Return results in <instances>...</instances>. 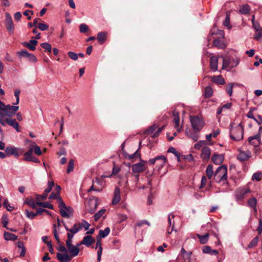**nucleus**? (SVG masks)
I'll use <instances>...</instances> for the list:
<instances>
[{
  "label": "nucleus",
  "instance_id": "nucleus-1",
  "mask_svg": "<svg viewBox=\"0 0 262 262\" xmlns=\"http://www.w3.org/2000/svg\"><path fill=\"white\" fill-rule=\"evenodd\" d=\"M18 109V106L5 104L0 100V124L2 125H4V118L14 116Z\"/></svg>",
  "mask_w": 262,
  "mask_h": 262
},
{
  "label": "nucleus",
  "instance_id": "nucleus-2",
  "mask_svg": "<svg viewBox=\"0 0 262 262\" xmlns=\"http://www.w3.org/2000/svg\"><path fill=\"white\" fill-rule=\"evenodd\" d=\"M214 180L220 183L226 181L227 178V167L225 165L219 166L215 170L214 174Z\"/></svg>",
  "mask_w": 262,
  "mask_h": 262
},
{
  "label": "nucleus",
  "instance_id": "nucleus-3",
  "mask_svg": "<svg viewBox=\"0 0 262 262\" xmlns=\"http://www.w3.org/2000/svg\"><path fill=\"white\" fill-rule=\"evenodd\" d=\"M244 130L241 124H238L236 127H231L230 133V138L236 141H240L243 138Z\"/></svg>",
  "mask_w": 262,
  "mask_h": 262
},
{
  "label": "nucleus",
  "instance_id": "nucleus-4",
  "mask_svg": "<svg viewBox=\"0 0 262 262\" xmlns=\"http://www.w3.org/2000/svg\"><path fill=\"white\" fill-rule=\"evenodd\" d=\"M190 120L193 129L196 132H199L204 125L203 120L197 116H191Z\"/></svg>",
  "mask_w": 262,
  "mask_h": 262
},
{
  "label": "nucleus",
  "instance_id": "nucleus-5",
  "mask_svg": "<svg viewBox=\"0 0 262 262\" xmlns=\"http://www.w3.org/2000/svg\"><path fill=\"white\" fill-rule=\"evenodd\" d=\"M250 190L247 188H239L235 192V200L238 204L244 199L246 194L249 193Z\"/></svg>",
  "mask_w": 262,
  "mask_h": 262
},
{
  "label": "nucleus",
  "instance_id": "nucleus-6",
  "mask_svg": "<svg viewBox=\"0 0 262 262\" xmlns=\"http://www.w3.org/2000/svg\"><path fill=\"white\" fill-rule=\"evenodd\" d=\"M262 133V126L259 128V132L257 134L248 138L249 143L254 147H257L260 143V134Z\"/></svg>",
  "mask_w": 262,
  "mask_h": 262
},
{
  "label": "nucleus",
  "instance_id": "nucleus-7",
  "mask_svg": "<svg viewBox=\"0 0 262 262\" xmlns=\"http://www.w3.org/2000/svg\"><path fill=\"white\" fill-rule=\"evenodd\" d=\"M60 204H58V207L59 208V212L61 215L65 218H69L70 214L69 212H71L72 211L71 207H68L66 206L65 203L63 201H60Z\"/></svg>",
  "mask_w": 262,
  "mask_h": 262
},
{
  "label": "nucleus",
  "instance_id": "nucleus-8",
  "mask_svg": "<svg viewBox=\"0 0 262 262\" xmlns=\"http://www.w3.org/2000/svg\"><path fill=\"white\" fill-rule=\"evenodd\" d=\"M174 215L172 213H170L168 215V228L167 230V233L168 234H170L172 233V231H177V230L175 229V223L174 221Z\"/></svg>",
  "mask_w": 262,
  "mask_h": 262
},
{
  "label": "nucleus",
  "instance_id": "nucleus-9",
  "mask_svg": "<svg viewBox=\"0 0 262 262\" xmlns=\"http://www.w3.org/2000/svg\"><path fill=\"white\" fill-rule=\"evenodd\" d=\"M238 63V59L234 60L233 59H231L228 58H224L223 59V69H224L227 68H232L236 66Z\"/></svg>",
  "mask_w": 262,
  "mask_h": 262
},
{
  "label": "nucleus",
  "instance_id": "nucleus-10",
  "mask_svg": "<svg viewBox=\"0 0 262 262\" xmlns=\"http://www.w3.org/2000/svg\"><path fill=\"white\" fill-rule=\"evenodd\" d=\"M11 117H5L4 118V122H5V125H3L5 126L6 125V123H7L10 126H12L14 128L16 129L17 132H19L20 130L19 128V124L14 119H11Z\"/></svg>",
  "mask_w": 262,
  "mask_h": 262
},
{
  "label": "nucleus",
  "instance_id": "nucleus-11",
  "mask_svg": "<svg viewBox=\"0 0 262 262\" xmlns=\"http://www.w3.org/2000/svg\"><path fill=\"white\" fill-rule=\"evenodd\" d=\"M146 162V161H142V162L133 164L132 166L133 172L138 173L145 170V164Z\"/></svg>",
  "mask_w": 262,
  "mask_h": 262
},
{
  "label": "nucleus",
  "instance_id": "nucleus-12",
  "mask_svg": "<svg viewBox=\"0 0 262 262\" xmlns=\"http://www.w3.org/2000/svg\"><path fill=\"white\" fill-rule=\"evenodd\" d=\"M60 190H61L60 186L58 185H56V192H52L50 194V195L49 197V199L50 200L56 199L58 204H59L60 202V201H63L61 197L60 196Z\"/></svg>",
  "mask_w": 262,
  "mask_h": 262
},
{
  "label": "nucleus",
  "instance_id": "nucleus-13",
  "mask_svg": "<svg viewBox=\"0 0 262 262\" xmlns=\"http://www.w3.org/2000/svg\"><path fill=\"white\" fill-rule=\"evenodd\" d=\"M5 16L6 28L9 32L13 33L14 25L11 16L9 13H6Z\"/></svg>",
  "mask_w": 262,
  "mask_h": 262
},
{
  "label": "nucleus",
  "instance_id": "nucleus-14",
  "mask_svg": "<svg viewBox=\"0 0 262 262\" xmlns=\"http://www.w3.org/2000/svg\"><path fill=\"white\" fill-rule=\"evenodd\" d=\"M172 116L173 118V122L174 124V128L178 132H180L181 130V127H180L179 125L180 118L179 112L176 110H173L172 112Z\"/></svg>",
  "mask_w": 262,
  "mask_h": 262
},
{
  "label": "nucleus",
  "instance_id": "nucleus-15",
  "mask_svg": "<svg viewBox=\"0 0 262 262\" xmlns=\"http://www.w3.org/2000/svg\"><path fill=\"white\" fill-rule=\"evenodd\" d=\"M63 226L66 230L69 232L68 233L72 234L73 236H74L75 234L78 233L80 230H81V226L79 224H78V223L75 224L73 227L71 229L69 228L64 223L63 224Z\"/></svg>",
  "mask_w": 262,
  "mask_h": 262
},
{
  "label": "nucleus",
  "instance_id": "nucleus-16",
  "mask_svg": "<svg viewBox=\"0 0 262 262\" xmlns=\"http://www.w3.org/2000/svg\"><path fill=\"white\" fill-rule=\"evenodd\" d=\"M120 190L118 187H116L114 192L113 198L112 203L115 205L117 204L120 201Z\"/></svg>",
  "mask_w": 262,
  "mask_h": 262
},
{
  "label": "nucleus",
  "instance_id": "nucleus-17",
  "mask_svg": "<svg viewBox=\"0 0 262 262\" xmlns=\"http://www.w3.org/2000/svg\"><path fill=\"white\" fill-rule=\"evenodd\" d=\"M251 157V152L247 150L246 151H240L237 156V158L241 162L248 160Z\"/></svg>",
  "mask_w": 262,
  "mask_h": 262
},
{
  "label": "nucleus",
  "instance_id": "nucleus-18",
  "mask_svg": "<svg viewBox=\"0 0 262 262\" xmlns=\"http://www.w3.org/2000/svg\"><path fill=\"white\" fill-rule=\"evenodd\" d=\"M57 258L60 262H69L71 260L72 257L67 253H57Z\"/></svg>",
  "mask_w": 262,
  "mask_h": 262
},
{
  "label": "nucleus",
  "instance_id": "nucleus-19",
  "mask_svg": "<svg viewBox=\"0 0 262 262\" xmlns=\"http://www.w3.org/2000/svg\"><path fill=\"white\" fill-rule=\"evenodd\" d=\"M218 57L212 56L210 58V69L215 72L217 70Z\"/></svg>",
  "mask_w": 262,
  "mask_h": 262
},
{
  "label": "nucleus",
  "instance_id": "nucleus-20",
  "mask_svg": "<svg viewBox=\"0 0 262 262\" xmlns=\"http://www.w3.org/2000/svg\"><path fill=\"white\" fill-rule=\"evenodd\" d=\"M211 154V150L208 147H204L202 150L201 158L205 161L209 159Z\"/></svg>",
  "mask_w": 262,
  "mask_h": 262
},
{
  "label": "nucleus",
  "instance_id": "nucleus-21",
  "mask_svg": "<svg viewBox=\"0 0 262 262\" xmlns=\"http://www.w3.org/2000/svg\"><path fill=\"white\" fill-rule=\"evenodd\" d=\"M95 242V239L91 235H86L83 237L81 241V244H83L85 246L89 247Z\"/></svg>",
  "mask_w": 262,
  "mask_h": 262
},
{
  "label": "nucleus",
  "instance_id": "nucleus-22",
  "mask_svg": "<svg viewBox=\"0 0 262 262\" xmlns=\"http://www.w3.org/2000/svg\"><path fill=\"white\" fill-rule=\"evenodd\" d=\"M211 160L214 164L219 165L224 161V157L223 155L215 154L212 157Z\"/></svg>",
  "mask_w": 262,
  "mask_h": 262
},
{
  "label": "nucleus",
  "instance_id": "nucleus-23",
  "mask_svg": "<svg viewBox=\"0 0 262 262\" xmlns=\"http://www.w3.org/2000/svg\"><path fill=\"white\" fill-rule=\"evenodd\" d=\"M68 250L70 253V255L72 257L76 256L79 252V248H77V246H75V245H73L68 247Z\"/></svg>",
  "mask_w": 262,
  "mask_h": 262
},
{
  "label": "nucleus",
  "instance_id": "nucleus-24",
  "mask_svg": "<svg viewBox=\"0 0 262 262\" xmlns=\"http://www.w3.org/2000/svg\"><path fill=\"white\" fill-rule=\"evenodd\" d=\"M5 152L8 155H14L16 157H18L19 156L18 149L14 147H7L5 149Z\"/></svg>",
  "mask_w": 262,
  "mask_h": 262
},
{
  "label": "nucleus",
  "instance_id": "nucleus-25",
  "mask_svg": "<svg viewBox=\"0 0 262 262\" xmlns=\"http://www.w3.org/2000/svg\"><path fill=\"white\" fill-rule=\"evenodd\" d=\"M37 43V41L35 39H31L29 41V42H24L23 43L24 46L27 47L31 51L35 50V46Z\"/></svg>",
  "mask_w": 262,
  "mask_h": 262
},
{
  "label": "nucleus",
  "instance_id": "nucleus-26",
  "mask_svg": "<svg viewBox=\"0 0 262 262\" xmlns=\"http://www.w3.org/2000/svg\"><path fill=\"white\" fill-rule=\"evenodd\" d=\"M202 252L204 253L208 254L211 255H215L218 254L219 251L216 250H212L210 246H205L202 248Z\"/></svg>",
  "mask_w": 262,
  "mask_h": 262
},
{
  "label": "nucleus",
  "instance_id": "nucleus-27",
  "mask_svg": "<svg viewBox=\"0 0 262 262\" xmlns=\"http://www.w3.org/2000/svg\"><path fill=\"white\" fill-rule=\"evenodd\" d=\"M212 82L217 84H224L225 83V80L222 75L213 76L211 77Z\"/></svg>",
  "mask_w": 262,
  "mask_h": 262
},
{
  "label": "nucleus",
  "instance_id": "nucleus-28",
  "mask_svg": "<svg viewBox=\"0 0 262 262\" xmlns=\"http://www.w3.org/2000/svg\"><path fill=\"white\" fill-rule=\"evenodd\" d=\"M107 35V32H99L97 34V39L99 43L103 44L106 40V36Z\"/></svg>",
  "mask_w": 262,
  "mask_h": 262
},
{
  "label": "nucleus",
  "instance_id": "nucleus-29",
  "mask_svg": "<svg viewBox=\"0 0 262 262\" xmlns=\"http://www.w3.org/2000/svg\"><path fill=\"white\" fill-rule=\"evenodd\" d=\"M157 160H162V162L161 161V163H160V164L162 165L163 163H165L166 161V158L164 156H163V155L158 156L155 157L154 158L150 159L148 160V162L150 164H154L157 162Z\"/></svg>",
  "mask_w": 262,
  "mask_h": 262
},
{
  "label": "nucleus",
  "instance_id": "nucleus-30",
  "mask_svg": "<svg viewBox=\"0 0 262 262\" xmlns=\"http://www.w3.org/2000/svg\"><path fill=\"white\" fill-rule=\"evenodd\" d=\"M247 204L249 207H251L253 209L255 212H257V200L255 198L253 197L249 199L247 201Z\"/></svg>",
  "mask_w": 262,
  "mask_h": 262
},
{
  "label": "nucleus",
  "instance_id": "nucleus-31",
  "mask_svg": "<svg viewBox=\"0 0 262 262\" xmlns=\"http://www.w3.org/2000/svg\"><path fill=\"white\" fill-rule=\"evenodd\" d=\"M140 147L133 154L129 155L126 152L124 153L123 155L125 159L128 160H133L134 159L137 158L138 157H140V154L138 153Z\"/></svg>",
  "mask_w": 262,
  "mask_h": 262
},
{
  "label": "nucleus",
  "instance_id": "nucleus-32",
  "mask_svg": "<svg viewBox=\"0 0 262 262\" xmlns=\"http://www.w3.org/2000/svg\"><path fill=\"white\" fill-rule=\"evenodd\" d=\"M110 232V229L108 227H106L104 229V230H100L99 232V234L97 236V238H105L106 237Z\"/></svg>",
  "mask_w": 262,
  "mask_h": 262
},
{
  "label": "nucleus",
  "instance_id": "nucleus-33",
  "mask_svg": "<svg viewBox=\"0 0 262 262\" xmlns=\"http://www.w3.org/2000/svg\"><path fill=\"white\" fill-rule=\"evenodd\" d=\"M250 7L248 4H245L240 6L239 12L242 14H247L250 12Z\"/></svg>",
  "mask_w": 262,
  "mask_h": 262
},
{
  "label": "nucleus",
  "instance_id": "nucleus-34",
  "mask_svg": "<svg viewBox=\"0 0 262 262\" xmlns=\"http://www.w3.org/2000/svg\"><path fill=\"white\" fill-rule=\"evenodd\" d=\"M4 238L6 241H14L17 239V236L14 234L5 232L4 234Z\"/></svg>",
  "mask_w": 262,
  "mask_h": 262
},
{
  "label": "nucleus",
  "instance_id": "nucleus-35",
  "mask_svg": "<svg viewBox=\"0 0 262 262\" xmlns=\"http://www.w3.org/2000/svg\"><path fill=\"white\" fill-rule=\"evenodd\" d=\"M27 142L32 143L33 147V152H34L35 154H36L37 156H40L41 155L42 152L39 146L37 145L34 142L32 141L31 140H28Z\"/></svg>",
  "mask_w": 262,
  "mask_h": 262
},
{
  "label": "nucleus",
  "instance_id": "nucleus-36",
  "mask_svg": "<svg viewBox=\"0 0 262 262\" xmlns=\"http://www.w3.org/2000/svg\"><path fill=\"white\" fill-rule=\"evenodd\" d=\"M196 236L200 239V242L202 244H205L207 243L208 238H209V234L206 233L204 235H201L197 234Z\"/></svg>",
  "mask_w": 262,
  "mask_h": 262
},
{
  "label": "nucleus",
  "instance_id": "nucleus-37",
  "mask_svg": "<svg viewBox=\"0 0 262 262\" xmlns=\"http://www.w3.org/2000/svg\"><path fill=\"white\" fill-rule=\"evenodd\" d=\"M17 246L18 248L21 249L19 256L21 257L25 256L26 254V248L24 245V243L21 241H18L17 243Z\"/></svg>",
  "mask_w": 262,
  "mask_h": 262
},
{
  "label": "nucleus",
  "instance_id": "nucleus-38",
  "mask_svg": "<svg viewBox=\"0 0 262 262\" xmlns=\"http://www.w3.org/2000/svg\"><path fill=\"white\" fill-rule=\"evenodd\" d=\"M206 173L209 179H210L213 174V166L211 164H209L206 169Z\"/></svg>",
  "mask_w": 262,
  "mask_h": 262
},
{
  "label": "nucleus",
  "instance_id": "nucleus-39",
  "mask_svg": "<svg viewBox=\"0 0 262 262\" xmlns=\"http://www.w3.org/2000/svg\"><path fill=\"white\" fill-rule=\"evenodd\" d=\"M25 204L28 205L32 209H35L36 207V203L32 198H27L25 201Z\"/></svg>",
  "mask_w": 262,
  "mask_h": 262
},
{
  "label": "nucleus",
  "instance_id": "nucleus-40",
  "mask_svg": "<svg viewBox=\"0 0 262 262\" xmlns=\"http://www.w3.org/2000/svg\"><path fill=\"white\" fill-rule=\"evenodd\" d=\"M213 94V90L212 88L209 86H206L205 89L204 96L206 98H210Z\"/></svg>",
  "mask_w": 262,
  "mask_h": 262
},
{
  "label": "nucleus",
  "instance_id": "nucleus-41",
  "mask_svg": "<svg viewBox=\"0 0 262 262\" xmlns=\"http://www.w3.org/2000/svg\"><path fill=\"white\" fill-rule=\"evenodd\" d=\"M40 46L45 50V51H47L51 53L52 52V46L48 42H43L40 44Z\"/></svg>",
  "mask_w": 262,
  "mask_h": 262
},
{
  "label": "nucleus",
  "instance_id": "nucleus-42",
  "mask_svg": "<svg viewBox=\"0 0 262 262\" xmlns=\"http://www.w3.org/2000/svg\"><path fill=\"white\" fill-rule=\"evenodd\" d=\"M262 177V173L260 172H257L254 173L252 177V181H259Z\"/></svg>",
  "mask_w": 262,
  "mask_h": 262
},
{
  "label": "nucleus",
  "instance_id": "nucleus-43",
  "mask_svg": "<svg viewBox=\"0 0 262 262\" xmlns=\"http://www.w3.org/2000/svg\"><path fill=\"white\" fill-rule=\"evenodd\" d=\"M105 209H102L99 210L97 213H96L94 215V219L95 221H97L100 219V218L102 216V215L105 213Z\"/></svg>",
  "mask_w": 262,
  "mask_h": 262
},
{
  "label": "nucleus",
  "instance_id": "nucleus-44",
  "mask_svg": "<svg viewBox=\"0 0 262 262\" xmlns=\"http://www.w3.org/2000/svg\"><path fill=\"white\" fill-rule=\"evenodd\" d=\"M78 224L81 226V230L82 228H84L85 230L89 229L90 224L85 220H82L81 223H79Z\"/></svg>",
  "mask_w": 262,
  "mask_h": 262
},
{
  "label": "nucleus",
  "instance_id": "nucleus-45",
  "mask_svg": "<svg viewBox=\"0 0 262 262\" xmlns=\"http://www.w3.org/2000/svg\"><path fill=\"white\" fill-rule=\"evenodd\" d=\"M258 241V237L257 236L255 237L249 244L248 248L251 249L255 247L257 244Z\"/></svg>",
  "mask_w": 262,
  "mask_h": 262
},
{
  "label": "nucleus",
  "instance_id": "nucleus-46",
  "mask_svg": "<svg viewBox=\"0 0 262 262\" xmlns=\"http://www.w3.org/2000/svg\"><path fill=\"white\" fill-rule=\"evenodd\" d=\"M74 166V161L73 159H70L68 165V168H67V173H70L71 171H73Z\"/></svg>",
  "mask_w": 262,
  "mask_h": 262
},
{
  "label": "nucleus",
  "instance_id": "nucleus-47",
  "mask_svg": "<svg viewBox=\"0 0 262 262\" xmlns=\"http://www.w3.org/2000/svg\"><path fill=\"white\" fill-rule=\"evenodd\" d=\"M54 185L53 181H49L48 187L45 190V193L48 195V194L51 191L53 186Z\"/></svg>",
  "mask_w": 262,
  "mask_h": 262
},
{
  "label": "nucleus",
  "instance_id": "nucleus-48",
  "mask_svg": "<svg viewBox=\"0 0 262 262\" xmlns=\"http://www.w3.org/2000/svg\"><path fill=\"white\" fill-rule=\"evenodd\" d=\"M234 85V83H230L228 85V86L226 88V91L230 96H231L232 95L233 88Z\"/></svg>",
  "mask_w": 262,
  "mask_h": 262
},
{
  "label": "nucleus",
  "instance_id": "nucleus-49",
  "mask_svg": "<svg viewBox=\"0 0 262 262\" xmlns=\"http://www.w3.org/2000/svg\"><path fill=\"white\" fill-rule=\"evenodd\" d=\"M67 237H68V239L66 241V246L68 248V247H69L72 245V239H73L74 236H73L72 234L67 233Z\"/></svg>",
  "mask_w": 262,
  "mask_h": 262
},
{
  "label": "nucleus",
  "instance_id": "nucleus-50",
  "mask_svg": "<svg viewBox=\"0 0 262 262\" xmlns=\"http://www.w3.org/2000/svg\"><path fill=\"white\" fill-rule=\"evenodd\" d=\"M89 30L88 27L85 24H81L79 25V31L81 33H85Z\"/></svg>",
  "mask_w": 262,
  "mask_h": 262
},
{
  "label": "nucleus",
  "instance_id": "nucleus-51",
  "mask_svg": "<svg viewBox=\"0 0 262 262\" xmlns=\"http://www.w3.org/2000/svg\"><path fill=\"white\" fill-rule=\"evenodd\" d=\"M157 126L156 125L154 124L150 126L145 132V134L149 135L152 134L157 129Z\"/></svg>",
  "mask_w": 262,
  "mask_h": 262
},
{
  "label": "nucleus",
  "instance_id": "nucleus-52",
  "mask_svg": "<svg viewBox=\"0 0 262 262\" xmlns=\"http://www.w3.org/2000/svg\"><path fill=\"white\" fill-rule=\"evenodd\" d=\"M68 55L73 60H76L78 59V54L74 52L69 51L68 52Z\"/></svg>",
  "mask_w": 262,
  "mask_h": 262
},
{
  "label": "nucleus",
  "instance_id": "nucleus-53",
  "mask_svg": "<svg viewBox=\"0 0 262 262\" xmlns=\"http://www.w3.org/2000/svg\"><path fill=\"white\" fill-rule=\"evenodd\" d=\"M3 205L7 208V210L9 211H12L14 209V207L10 205L7 199L4 200Z\"/></svg>",
  "mask_w": 262,
  "mask_h": 262
},
{
  "label": "nucleus",
  "instance_id": "nucleus-54",
  "mask_svg": "<svg viewBox=\"0 0 262 262\" xmlns=\"http://www.w3.org/2000/svg\"><path fill=\"white\" fill-rule=\"evenodd\" d=\"M25 213L27 217L30 219H33L37 215V213L30 212L28 210H25Z\"/></svg>",
  "mask_w": 262,
  "mask_h": 262
},
{
  "label": "nucleus",
  "instance_id": "nucleus-55",
  "mask_svg": "<svg viewBox=\"0 0 262 262\" xmlns=\"http://www.w3.org/2000/svg\"><path fill=\"white\" fill-rule=\"evenodd\" d=\"M206 143V141L204 140H201L195 143L194 145V148L196 149H199Z\"/></svg>",
  "mask_w": 262,
  "mask_h": 262
},
{
  "label": "nucleus",
  "instance_id": "nucleus-56",
  "mask_svg": "<svg viewBox=\"0 0 262 262\" xmlns=\"http://www.w3.org/2000/svg\"><path fill=\"white\" fill-rule=\"evenodd\" d=\"M37 27L41 30V31H45L48 29L49 28V25L47 24H46L45 23H39L38 24Z\"/></svg>",
  "mask_w": 262,
  "mask_h": 262
},
{
  "label": "nucleus",
  "instance_id": "nucleus-57",
  "mask_svg": "<svg viewBox=\"0 0 262 262\" xmlns=\"http://www.w3.org/2000/svg\"><path fill=\"white\" fill-rule=\"evenodd\" d=\"M20 90L18 89L16 90L14 92V96L16 97V102L15 103H14V104L15 105L18 104L19 102V95L20 94Z\"/></svg>",
  "mask_w": 262,
  "mask_h": 262
},
{
  "label": "nucleus",
  "instance_id": "nucleus-58",
  "mask_svg": "<svg viewBox=\"0 0 262 262\" xmlns=\"http://www.w3.org/2000/svg\"><path fill=\"white\" fill-rule=\"evenodd\" d=\"M253 38L256 40H260V39L262 38V31H256Z\"/></svg>",
  "mask_w": 262,
  "mask_h": 262
},
{
  "label": "nucleus",
  "instance_id": "nucleus-59",
  "mask_svg": "<svg viewBox=\"0 0 262 262\" xmlns=\"http://www.w3.org/2000/svg\"><path fill=\"white\" fill-rule=\"evenodd\" d=\"M252 27L254 29L255 32L262 31V27L260 26L258 22H256L252 24Z\"/></svg>",
  "mask_w": 262,
  "mask_h": 262
},
{
  "label": "nucleus",
  "instance_id": "nucleus-60",
  "mask_svg": "<svg viewBox=\"0 0 262 262\" xmlns=\"http://www.w3.org/2000/svg\"><path fill=\"white\" fill-rule=\"evenodd\" d=\"M27 58H28V59L30 61L32 62H36L37 61V58L35 57V56L34 54L30 53H29L28 57H27Z\"/></svg>",
  "mask_w": 262,
  "mask_h": 262
},
{
  "label": "nucleus",
  "instance_id": "nucleus-61",
  "mask_svg": "<svg viewBox=\"0 0 262 262\" xmlns=\"http://www.w3.org/2000/svg\"><path fill=\"white\" fill-rule=\"evenodd\" d=\"M224 25L228 28V29H231V27L230 26V17L229 15H226V18L223 23Z\"/></svg>",
  "mask_w": 262,
  "mask_h": 262
},
{
  "label": "nucleus",
  "instance_id": "nucleus-62",
  "mask_svg": "<svg viewBox=\"0 0 262 262\" xmlns=\"http://www.w3.org/2000/svg\"><path fill=\"white\" fill-rule=\"evenodd\" d=\"M213 44L215 47H217L220 48H222L223 47L222 42L219 39H214L213 40Z\"/></svg>",
  "mask_w": 262,
  "mask_h": 262
},
{
  "label": "nucleus",
  "instance_id": "nucleus-63",
  "mask_svg": "<svg viewBox=\"0 0 262 262\" xmlns=\"http://www.w3.org/2000/svg\"><path fill=\"white\" fill-rule=\"evenodd\" d=\"M206 182H207L206 177L204 176H203L201 179V185L199 187V189H202L203 188H204L206 184Z\"/></svg>",
  "mask_w": 262,
  "mask_h": 262
},
{
  "label": "nucleus",
  "instance_id": "nucleus-64",
  "mask_svg": "<svg viewBox=\"0 0 262 262\" xmlns=\"http://www.w3.org/2000/svg\"><path fill=\"white\" fill-rule=\"evenodd\" d=\"M29 53L26 50H23L17 52V54L20 57H24L27 58Z\"/></svg>",
  "mask_w": 262,
  "mask_h": 262
}]
</instances>
